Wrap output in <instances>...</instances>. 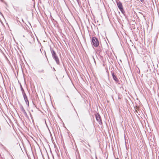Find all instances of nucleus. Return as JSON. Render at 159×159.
<instances>
[{"label":"nucleus","mask_w":159,"mask_h":159,"mask_svg":"<svg viewBox=\"0 0 159 159\" xmlns=\"http://www.w3.org/2000/svg\"><path fill=\"white\" fill-rule=\"evenodd\" d=\"M17 8H18V7H16V8H14V9L16 10V11H20L19 10H18Z\"/></svg>","instance_id":"nucleus-11"},{"label":"nucleus","mask_w":159,"mask_h":159,"mask_svg":"<svg viewBox=\"0 0 159 159\" xmlns=\"http://www.w3.org/2000/svg\"><path fill=\"white\" fill-rule=\"evenodd\" d=\"M38 72L39 73H44V70H43L42 69V70H39Z\"/></svg>","instance_id":"nucleus-10"},{"label":"nucleus","mask_w":159,"mask_h":159,"mask_svg":"<svg viewBox=\"0 0 159 159\" xmlns=\"http://www.w3.org/2000/svg\"><path fill=\"white\" fill-rule=\"evenodd\" d=\"M117 6H118L119 9H120V10H122L123 7H122V3L120 2H117Z\"/></svg>","instance_id":"nucleus-6"},{"label":"nucleus","mask_w":159,"mask_h":159,"mask_svg":"<svg viewBox=\"0 0 159 159\" xmlns=\"http://www.w3.org/2000/svg\"><path fill=\"white\" fill-rule=\"evenodd\" d=\"M22 11V9H21L20 10V11Z\"/></svg>","instance_id":"nucleus-18"},{"label":"nucleus","mask_w":159,"mask_h":159,"mask_svg":"<svg viewBox=\"0 0 159 159\" xmlns=\"http://www.w3.org/2000/svg\"><path fill=\"white\" fill-rule=\"evenodd\" d=\"M96 118L97 120L100 124V123H102V121L101 120V117L99 114H97L95 115Z\"/></svg>","instance_id":"nucleus-3"},{"label":"nucleus","mask_w":159,"mask_h":159,"mask_svg":"<svg viewBox=\"0 0 159 159\" xmlns=\"http://www.w3.org/2000/svg\"><path fill=\"white\" fill-rule=\"evenodd\" d=\"M69 101H70V103H71V104L73 106V105H72V103H71V101H70V100H69Z\"/></svg>","instance_id":"nucleus-16"},{"label":"nucleus","mask_w":159,"mask_h":159,"mask_svg":"<svg viewBox=\"0 0 159 159\" xmlns=\"http://www.w3.org/2000/svg\"><path fill=\"white\" fill-rule=\"evenodd\" d=\"M91 44L95 47H98L99 45V41L98 39L95 37H93L92 39Z\"/></svg>","instance_id":"nucleus-2"},{"label":"nucleus","mask_w":159,"mask_h":159,"mask_svg":"<svg viewBox=\"0 0 159 159\" xmlns=\"http://www.w3.org/2000/svg\"><path fill=\"white\" fill-rule=\"evenodd\" d=\"M78 2V3H79V0H76Z\"/></svg>","instance_id":"nucleus-15"},{"label":"nucleus","mask_w":159,"mask_h":159,"mask_svg":"<svg viewBox=\"0 0 159 159\" xmlns=\"http://www.w3.org/2000/svg\"><path fill=\"white\" fill-rule=\"evenodd\" d=\"M120 11L122 13H124V12H125V11H124V9H123H123L122 10H120Z\"/></svg>","instance_id":"nucleus-12"},{"label":"nucleus","mask_w":159,"mask_h":159,"mask_svg":"<svg viewBox=\"0 0 159 159\" xmlns=\"http://www.w3.org/2000/svg\"><path fill=\"white\" fill-rule=\"evenodd\" d=\"M88 145L89 147H90V145L89 144H88Z\"/></svg>","instance_id":"nucleus-17"},{"label":"nucleus","mask_w":159,"mask_h":159,"mask_svg":"<svg viewBox=\"0 0 159 159\" xmlns=\"http://www.w3.org/2000/svg\"><path fill=\"white\" fill-rule=\"evenodd\" d=\"M45 56L47 58V57L46 56V54L45 55Z\"/></svg>","instance_id":"nucleus-21"},{"label":"nucleus","mask_w":159,"mask_h":159,"mask_svg":"<svg viewBox=\"0 0 159 159\" xmlns=\"http://www.w3.org/2000/svg\"><path fill=\"white\" fill-rule=\"evenodd\" d=\"M22 20L23 22H24L23 20V19H22Z\"/></svg>","instance_id":"nucleus-20"},{"label":"nucleus","mask_w":159,"mask_h":159,"mask_svg":"<svg viewBox=\"0 0 159 159\" xmlns=\"http://www.w3.org/2000/svg\"><path fill=\"white\" fill-rule=\"evenodd\" d=\"M67 97L69 98V97L68 95L67 96Z\"/></svg>","instance_id":"nucleus-19"},{"label":"nucleus","mask_w":159,"mask_h":159,"mask_svg":"<svg viewBox=\"0 0 159 159\" xmlns=\"http://www.w3.org/2000/svg\"><path fill=\"white\" fill-rule=\"evenodd\" d=\"M112 76L113 80L115 81V82L117 83L120 84L119 80H118V79L117 78L116 76L115 75L114 73H112Z\"/></svg>","instance_id":"nucleus-4"},{"label":"nucleus","mask_w":159,"mask_h":159,"mask_svg":"<svg viewBox=\"0 0 159 159\" xmlns=\"http://www.w3.org/2000/svg\"><path fill=\"white\" fill-rule=\"evenodd\" d=\"M140 1L142 2H143L144 1V0H140Z\"/></svg>","instance_id":"nucleus-14"},{"label":"nucleus","mask_w":159,"mask_h":159,"mask_svg":"<svg viewBox=\"0 0 159 159\" xmlns=\"http://www.w3.org/2000/svg\"><path fill=\"white\" fill-rule=\"evenodd\" d=\"M50 51L52 54V57L54 60L55 61L57 65L60 64V61L58 57L57 54L53 50V49L50 48Z\"/></svg>","instance_id":"nucleus-1"},{"label":"nucleus","mask_w":159,"mask_h":159,"mask_svg":"<svg viewBox=\"0 0 159 159\" xmlns=\"http://www.w3.org/2000/svg\"><path fill=\"white\" fill-rule=\"evenodd\" d=\"M20 88L21 89V90L22 91V94L23 93H25V92L24 91V89H23L21 84H20Z\"/></svg>","instance_id":"nucleus-8"},{"label":"nucleus","mask_w":159,"mask_h":159,"mask_svg":"<svg viewBox=\"0 0 159 159\" xmlns=\"http://www.w3.org/2000/svg\"><path fill=\"white\" fill-rule=\"evenodd\" d=\"M20 108L21 111L24 113V115L25 116H27V113L24 109L23 106L21 104L20 105Z\"/></svg>","instance_id":"nucleus-5"},{"label":"nucleus","mask_w":159,"mask_h":159,"mask_svg":"<svg viewBox=\"0 0 159 159\" xmlns=\"http://www.w3.org/2000/svg\"><path fill=\"white\" fill-rule=\"evenodd\" d=\"M25 101L26 104L29 107V102L28 100V98H25L24 99Z\"/></svg>","instance_id":"nucleus-7"},{"label":"nucleus","mask_w":159,"mask_h":159,"mask_svg":"<svg viewBox=\"0 0 159 159\" xmlns=\"http://www.w3.org/2000/svg\"><path fill=\"white\" fill-rule=\"evenodd\" d=\"M22 94L23 95V98H24V99L25 98H27L26 95V94L25 93H22Z\"/></svg>","instance_id":"nucleus-9"},{"label":"nucleus","mask_w":159,"mask_h":159,"mask_svg":"<svg viewBox=\"0 0 159 159\" xmlns=\"http://www.w3.org/2000/svg\"><path fill=\"white\" fill-rule=\"evenodd\" d=\"M85 130H87V129H86V128H85Z\"/></svg>","instance_id":"nucleus-22"},{"label":"nucleus","mask_w":159,"mask_h":159,"mask_svg":"<svg viewBox=\"0 0 159 159\" xmlns=\"http://www.w3.org/2000/svg\"><path fill=\"white\" fill-rule=\"evenodd\" d=\"M120 11L122 13H124V12H125V11H124V9H123H123L122 10H120Z\"/></svg>","instance_id":"nucleus-13"}]
</instances>
